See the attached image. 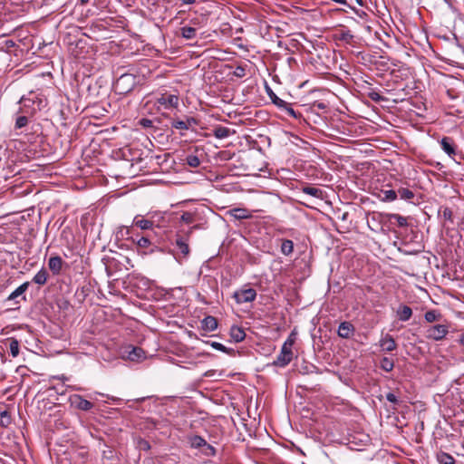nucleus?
Listing matches in <instances>:
<instances>
[{"instance_id":"1","label":"nucleus","mask_w":464,"mask_h":464,"mask_svg":"<svg viewBox=\"0 0 464 464\" xmlns=\"http://www.w3.org/2000/svg\"><path fill=\"white\" fill-rule=\"evenodd\" d=\"M151 73L150 70L144 65L137 68L135 72H128L121 75L114 82V89L119 94H127L130 92L135 86L142 85L148 75Z\"/></svg>"},{"instance_id":"2","label":"nucleus","mask_w":464,"mask_h":464,"mask_svg":"<svg viewBox=\"0 0 464 464\" xmlns=\"http://www.w3.org/2000/svg\"><path fill=\"white\" fill-rule=\"evenodd\" d=\"M448 333L449 328L445 324L430 325L425 331V337L433 341H440Z\"/></svg>"},{"instance_id":"3","label":"nucleus","mask_w":464,"mask_h":464,"mask_svg":"<svg viewBox=\"0 0 464 464\" xmlns=\"http://www.w3.org/2000/svg\"><path fill=\"white\" fill-rule=\"evenodd\" d=\"M19 103V112L22 114L34 115L37 111V108H35L36 102L31 94H29L28 97L23 96Z\"/></svg>"},{"instance_id":"4","label":"nucleus","mask_w":464,"mask_h":464,"mask_svg":"<svg viewBox=\"0 0 464 464\" xmlns=\"http://www.w3.org/2000/svg\"><path fill=\"white\" fill-rule=\"evenodd\" d=\"M147 216H150L149 218H144L141 215H137L134 217L132 220V226L140 228L141 230H151L155 227V222L153 220V215L148 213Z\"/></svg>"},{"instance_id":"5","label":"nucleus","mask_w":464,"mask_h":464,"mask_svg":"<svg viewBox=\"0 0 464 464\" xmlns=\"http://www.w3.org/2000/svg\"><path fill=\"white\" fill-rule=\"evenodd\" d=\"M293 359L292 349L282 345L281 352L277 355L276 359L273 362V365L277 367H285L290 363Z\"/></svg>"},{"instance_id":"6","label":"nucleus","mask_w":464,"mask_h":464,"mask_svg":"<svg viewBox=\"0 0 464 464\" xmlns=\"http://www.w3.org/2000/svg\"><path fill=\"white\" fill-rule=\"evenodd\" d=\"M233 296L237 304L247 303L256 299V292L253 288L241 289L236 291Z\"/></svg>"},{"instance_id":"7","label":"nucleus","mask_w":464,"mask_h":464,"mask_svg":"<svg viewBox=\"0 0 464 464\" xmlns=\"http://www.w3.org/2000/svg\"><path fill=\"white\" fill-rule=\"evenodd\" d=\"M70 402L74 408L84 411L92 410L94 406V404L92 401L85 400L84 398H82V396L79 394L72 395L70 397Z\"/></svg>"},{"instance_id":"8","label":"nucleus","mask_w":464,"mask_h":464,"mask_svg":"<svg viewBox=\"0 0 464 464\" xmlns=\"http://www.w3.org/2000/svg\"><path fill=\"white\" fill-rule=\"evenodd\" d=\"M133 242L136 243L137 246L141 250L142 255L152 254L156 251H161L158 246H152L149 250H147L150 246H152L151 240L148 237H141L137 240L133 239Z\"/></svg>"},{"instance_id":"9","label":"nucleus","mask_w":464,"mask_h":464,"mask_svg":"<svg viewBox=\"0 0 464 464\" xmlns=\"http://www.w3.org/2000/svg\"><path fill=\"white\" fill-rule=\"evenodd\" d=\"M441 149L450 158H454L457 154V145L454 140L450 137H443L440 141Z\"/></svg>"},{"instance_id":"10","label":"nucleus","mask_w":464,"mask_h":464,"mask_svg":"<svg viewBox=\"0 0 464 464\" xmlns=\"http://www.w3.org/2000/svg\"><path fill=\"white\" fill-rule=\"evenodd\" d=\"M157 103L165 109L176 108L179 105V97L174 94H162L157 99Z\"/></svg>"},{"instance_id":"11","label":"nucleus","mask_w":464,"mask_h":464,"mask_svg":"<svg viewBox=\"0 0 464 464\" xmlns=\"http://www.w3.org/2000/svg\"><path fill=\"white\" fill-rule=\"evenodd\" d=\"M198 121L194 117H187L185 121L174 120L171 122L172 128L179 130H188L190 127L197 125Z\"/></svg>"},{"instance_id":"12","label":"nucleus","mask_w":464,"mask_h":464,"mask_svg":"<svg viewBox=\"0 0 464 464\" xmlns=\"http://www.w3.org/2000/svg\"><path fill=\"white\" fill-rule=\"evenodd\" d=\"M63 263L64 262L61 256H51L48 260V267L54 276H58L62 272Z\"/></svg>"},{"instance_id":"13","label":"nucleus","mask_w":464,"mask_h":464,"mask_svg":"<svg viewBox=\"0 0 464 464\" xmlns=\"http://www.w3.org/2000/svg\"><path fill=\"white\" fill-rule=\"evenodd\" d=\"M380 346L384 352H392L397 348V343L391 334H386L381 338Z\"/></svg>"},{"instance_id":"14","label":"nucleus","mask_w":464,"mask_h":464,"mask_svg":"<svg viewBox=\"0 0 464 464\" xmlns=\"http://www.w3.org/2000/svg\"><path fill=\"white\" fill-rule=\"evenodd\" d=\"M354 333V326L352 323L344 321L342 322L338 327L337 334L341 338L348 339Z\"/></svg>"},{"instance_id":"15","label":"nucleus","mask_w":464,"mask_h":464,"mask_svg":"<svg viewBox=\"0 0 464 464\" xmlns=\"http://www.w3.org/2000/svg\"><path fill=\"white\" fill-rule=\"evenodd\" d=\"M228 214L237 220L247 219L252 218L251 212L246 208H232L228 211Z\"/></svg>"},{"instance_id":"16","label":"nucleus","mask_w":464,"mask_h":464,"mask_svg":"<svg viewBox=\"0 0 464 464\" xmlns=\"http://www.w3.org/2000/svg\"><path fill=\"white\" fill-rule=\"evenodd\" d=\"M235 130H231L227 127H224V126H221V125H218L217 127L214 128L213 130V135L217 138V139H225V138H227L233 134H235Z\"/></svg>"},{"instance_id":"17","label":"nucleus","mask_w":464,"mask_h":464,"mask_svg":"<svg viewBox=\"0 0 464 464\" xmlns=\"http://www.w3.org/2000/svg\"><path fill=\"white\" fill-rule=\"evenodd\" d=\"M385 218L387 221H389L391 223L395 221L399 227H405L408 226L407 218L402 217L399 214L388 213L385 215Z\"/></svg>"},{"instance_id":"18","label":"nucleus","mask_w":464,"mask_h":464,"mask_svg":"<svg viewBox=\"0 0 464 464\" xmlns=\"http://www.w3.org/2000/svg\"><path fill=\"white\" fill-rule=\"evenodd\" d=\"M201 327L205 331L212 332L218 327V320L211 315L206 316L201 321Z\"/></svg>"},{"instance_id":"19","label":"nucleus","mask_w":464,"mask_h":464,"mask_svg":"<svg viewBox=\"0 0 464 464\" xmlns=\"http://www.w3.org/2000/svg\"><path fill=\"white\" fill-rule=\"evenodd\" d=\"M130 351L128 352V359L132 362H139L144 359L145 352L140 347H130Z\"/></svg>"},{"instance_id":"20","label":"nucleus","mask_w":464,"mask_h":464,"mask_svg":"<svg viewBox=\"0 0 464 464\" xmlns=\"http://www.w3.org/2000/svg\"><path fill=\"white\" fill-rule=\"evenodd\" d=\"M301 191L304 194L312 196L314 198L323 199L324 198V191L318 188L312 186H304L301 188Z\"/></svg>"},{"instance_id":"21","label":"nucleus","mask_w":464,"mask_h":464,"mask_svg":"<svg viewBox=\"0 0 464 464\" xmlns=\"http://www.w3.org/2000/svg\"><path fill=\"white\" fill-rule=\"evenodd\" d=\"M188 442L193 449H202L203 446L207 445L205 439L198 435H188Z\"/></svg>"},{"instance_id":"22","label":"nucleus","mask_w":464,"mask_h":464,"mask_svg":"<svg viewBox=\"0 0 464 464\" xmlns=\"http://www.w3.org/2000/svg\"><path fill=\"white\" fill-rule=\"evenodd\" d=\"M48 278L49 275L47 270L44 267H42V269L39 270L33 277L32 281L39 285H44L47 283Z\"/></svg>"},{"instance_id":"23","label":"nucleus","mask_w":464,"mask_h":464,"mask_svg":"<svg viewBox=\"0 0 464 464\" xmlns=\"http://www.w3.org/2000/svg\"><path fill=\"white\" fill-rule=\"evenodd\" d=\"M412 315V310L408 305H401L397 310V316L401 321L406 322L410 320Z\"/></svg>"},{"instance_id":"24","label":"nucleus","mask_w":464,"mask_h":464,"mask_svg":"<svg viewBox=\"0 0 464 464\" xmlns=\"http://www.w3.org/2000/svg\"><path fill=\"white\" fill-rule=\"evenodd\" d=\"M230 337L236 342H242L246 338V334L244 330L237 325H233L230 328Z\"/></svg>"},{"instance_id":"25","label":"nucleus","mask_w":464,"mask_h":464,"mask_svg":"<svg viewBox=\"0 0 464 464\" xmlns=\"http://www.w3.org/2000/svg\"><path fill=\"white\" fill-rule=\"evenodd\" d=\"M367 86H364V90L366 92L367 96L375 102H380L382 101H384V97H382L381 94H379L374 89L372 88L371 83L366 82Z\"/></svg>"},{"instance_id":"26","label":"nucleus","mask_w":464,"mask_h":464,"mask_svg":"<svg viewBox=\"0 0 464 464\" xmlns=\"http://www.w3.org/2000/svg\"><path fill=\"white\" fill-rule=\"evenodd\" d=\"M281 253L285 256H290L294 252V243L290 239H281Z\"/></svg>"},{"instance_id":"27","label":"nucleus","mask_w":464,"mask_h":464,"mask_svg":"<svg viewBox=\"0 0 464 464\" xmlns=\"http://www.w3.org/2000/svg\"><path fill=\"white\" fill-rule=\"evenodd\" d=\"M266 92H267V94H268L269 98L271 99L272 102L275 105H276L279 109L282 107L287 106V102H285L284 100L280 99L279 97H277L276 94L271 90L270 87L266 86Z\"/></svg>"},{"instance_id":"28","label":"nucleus","mask_w":464,"mask_h":464,"mask_svg":"<svg viewBox=\"0 0 464 464\" xmlns=\"http://www.w3.org/2000/svg\"><path fill=\"white\" fill-rule=\"evenodd\" d=\"M176 246L178 250L180 252V254L183 255L184 257L189 254L188 244L182 237H178L176 239Z\"/></svg>"},{"instance_id":"29","label":"nucleus","mask_w":464,"mask_h":464,"mask_svg":"<svg viewBox=\"0 0 464 464\" xmlns=\"http://www.w3.org/2000/svg\"><path fill=\"white\" fill-rule=\"evenodd\" d=\"M29 285H30L29 282L23 283L21 285H19L14 291H13L9 295L7 300H14L16 297L22 295L27 290Z\"/></svg>"},{"instance_id":"30","label":"nucleus","mask_w":464,"mask_h":464,"mask_svg":"<svg viewBox=\"0 0 464 464\" xmlns=\"http://www.w3.org/2000/svg\"><path fill=\"white\" fill-rule=\"evenodd\" d=\"M380 367L384 372H390L394 368V362L389 357H383L380 362Z\"/></svg>"},{"instance_id":"31","label":"nucleus","mask_w":464,"mask_h":464,"mask_svg":"<svg viewBox=\"0 0 464 464\" xmlns=\"http://www.w3.org/2000/svg\"><path fill=\"white\" fill-rule=\"evenodd\" d=\"M182 37L186 39H194L197 35V29L191 26H183L180 28Z\"/></svg>"},{"instance_id":"32","label":"nucleus","mask_w":464,"mask_h":464,"mask_svg":"<svg viewBox=\"0 0 464 464\" xmlns=\"http://www.w3.org/2000/svg\"><path fill=\"white\" fill-rule=\"evenodd\" d=\"M398 196L401 199L410 200V199H412L414 198V193H413V191H411V189H409L407 188H400L397 190V197Z\"/></svg>"},{"instance_id":"33","label":"nucleus","mask_w":464,"mask_h":464,"mask_svg":"<svg viewBox=\"0 0 464 464\" xmlns=\"http://www.w3.org/2000/svg\"><path fill=\"white\" fill-rule=\"evenodd\" d=\"M440 464H455L454 458L446 452H440L437 456Z\"/></svg>"},{"instance_id":"34","label":"nucleus","mask_w":464,"mask_h":464,"mask_svg":"<svg viewBox=\"0 0 464 464\" xmlns=\"http://www.w3.org/2000/svg\"><path fill=\"white\" fill-rule=\"evenodd\" d=\"M209 344L211 345V347H213L214 349L218 350V351H220L222 353H227L229 355H233L235 353V350L232 349V348H227L226 347L225 345H223L222 343H218V342H211L209 343Z\"/></svg>"},{"instance_id":"35","label":"nucleus","mask_w":464,"mask_h":464,"mask_svg":"<svg viewBox=\"0 0 464 464\" xmlns=\"http://www.w3.org/2000/svg\"><path fill=\"white\" fill-rule=\"evenodd\" d=\"M441 317V314L436 310H429L425 313L424 318L428 323H433L439 321Z\"/></svg>"},{"instance_id":"36","label":"nucleus","mask_w":464,"mask_h":464,"mask_svg":"<svg viewBox=\"0 0 464 464\" xmlns=\"http://www.w3.org/2000/svg\"><path fill=\"white\" fill-rule=\"evenodd\" d=\"M9 343V351L13 357H16L19 354V342L11 338L8 340Z\"/></svg>"},{"instance_id":"37","label":"nucleus","mask_w":464,"mask_h":464,"mask_svg":"<svg viewBox=\"0 0 464 464\" xmlns=\"http://www.w3.org/2000/svg\"><path fill=\"white\" fill-rule=\"evenodd\" d=\"M186 163L191 168H197L200 165V159L194 154H189L186 157Z\"/></svg>"},{"instance_id":"38","label":"nucleus","mask_w":464,"mask_h":464,"mask_svg":"<svg viewBox=\"0 0 464 464\" xmlns=\"http://www.w3.org/2000/svg\"><path fill=\"white\" fill-rule=\"evenodd\" d=\"M12 422V418L7 411H4L0 413V425L2 427H8Z\"/></svg>"},{"instance_id":"39","label":"nucleus","mask_w":464,"mask_h":464,"mask_svg":"<svg viewBox=\"0 0 464 464\" xmlns=\"http://www.w3.org/2000/svg\"><path fill=\"white\" fill-rule=\"evenodd\" d=\"M29 116L30 115H27V114H23V115L18 116L15 121V128L21 129V128L25 127L28 123Z\"/></svg>"},{"instance_id":"40","label":"nucleus","mask_w":464,"mask_h":464,"mask_svg":"<svg viewBox=\"0 0 464 464\" xmlns=\"http://www.w3.org/2000/svg\"><path fill=\"white\" fill-rule=\"evenodd\" d=\"M382 193L384 201H393L397 198V191L393 189L383 190Z\"/></svg>"},{"instance_id":"41","label":"nucleus","mask_w":464,"mask_h":464,"mask_svg":"<svg viewBox=\"0 0 464 464\" xmlns=\"http://www.w3.org/2000/svg\"><path fill=\"white\" fill-rule=\"evenodd\" d=\"M280 109L285 111L288 116L293 117L295 119H297L301 116V114L299 112H296L289 103H287L286 107H282Z\"/></svg>"},{"instance_id":"42","label":"nucleus","mask_w":464,"mask_h":464,"mask_svg":"<svg viewBox=\"0 0 464 464\" xmlns=\"http://www.w3.org/2000/svg\"><path fill=\"white\" fill-rule=\"evenodd\" d=\"M180 219L182 222H184L186 224H191L195 220L194 214L191 212H188V211L183 212Z\"/></svg>"},{"instance_id":"43","label":"nucleus","mask_w":464,"mask_h":464,"mask_svg":"<svg viewBox=\"0 0 464 464\" xmlns=\"http://www.w3.org/2000/svg\"><path fill=\"white\" fill-rule=\"evenodd\" d=\"M202 453L206 456H215L216 449L207 442V445L202 447Z\"/></svg>"},{"instance_id":"44","label":"nucleus","mask_w":464,"mask_h":464,"mask_svg":"<svg viewBox=\"0 0 464 464\" xmlns=\"http://www.w3.org/2000/svg\"><path fill=\"white\" fill-rule=\"evenodd\" d=\"M327 108V104L324 102H314L312 104H311V109L312 111H315L317 110H320V111H325Z\"/></svg>"},{"instance_id":"45","label":"nucleus","mask_w":464,"mask_h":464,"mask_svg":"<svg viewBox=\"0 0 464 464\" xmlns=\"http://www.w3.org/2000/svg\"><path fill=\"white\" fill-rule=\"evenodd\" d=\"M353 39V35L349 32H342L340 35V40L345 42V44H351Z\"/></svg>"},{"instance_id":"46","label":"nucleus","mask_w":464,"mask_h":464,"mask_svg":"<svg viewBox=\"0 0 464 464\" xmlns=\"http://www.w3.org/2000/svg\"><path fill=\"white\" fill-rule=\"evenodd\" d=\"M442 217L444 219L453 222V212L450 208H444Z\"/></svg>"},{"instance_id":"47","label":"nucleus","mask_w":464,"mask_h":464,"mask_svg":"<svg viewBox=\"0 0 464 464\" xmlns=\"http://www.w3.org/2000/svg\"><path fill=\"white\" fill-rule=\"evenodd\" d=\"M295 342V333H291L290 335L288 336V338L283 343V345L292 349V346L294 345Z\"/></svg>"},{"instance_id":"48","label":"nucleus","mask_w":464,"mask_h":464,"mask_svg":"<svg viewBox=\"0 0 464 464\" xmlns=\"http://www.w3.org/2000/svg\"><path fill=\"white\" fill-rule=\"evenodd\" d=\"M234 75L238 77V78H242L244 76H246V69L245 67L243 66H237L235 71H234Z\"/></svg>"},{"instance_id":"49","label":"nucleus","mask_w":464,"mask_h":464,"mask_svg":"<svg viewBox=\"0 0 464 464\" xmlns=\"http://www.w3.org/2000/svg\"><path fill=\"white\" fill-rule=\"evenodd\" d=\"M30 94H31L32 97H34V99L36 102L35 108H37V111H40L42 109V107H43V103H44V101L42 98H39L34 92H31Z\"/></svg>"},{"instance_id":"50","label":"nucleus","mask_w":464,"mask_h":464,"mask_svg":"<svg viewBox=\"0 0 464 464\" xmlns=\"http://www.w3.org/2000/svg\"><path fill=\"white\" fill-rule=\"evenodd\" d=\"M140 125L143 128H150L153 125V121L147 118H142L139 121Z\"/></svg>"},{"instance_id":"51","label":"nucleus","mask_w":464,"mask_h":464,"mask_svg":"<svg viewBox=\"0 0 464 464\" xmlns=\"http://www.w3.org/2000/svg\"><path fill=\"white\" fill-rule=\"evenodd\" d=\"M386 399H387V401H389L390 402L394 403V404L399 402L397 396L392 392H389L386 394Z\"/></svg>"},{"instance_id":"52","label":"nucleus","mask_w":464,"mask_h":464,"mask_svg":"<svg viewBox=\"0 0 464 464\" xmlns=\"http://www.w3.org/2000/svg\"><path fill=\"white\" fill-rule=\"evenodd\" d=\"M140 447L145 450H149L150 449V443L145 440H141L140 441Z\"/></svg>"},{"instance_id":"53","label":"nucleus","mask_w":464,"mask_h":464,"mask_svg":"<svg viewBox=\"0 0 464 464\" xmlns=\"http://www.w3.org/2000/svg\"><path fill=\"white\" fill-rule=\"evenodd\" d=\"M5 45L6 49L12 48L15 46V43L13 40H6L5 41Z\"/></svg>"},{"instance_id":"54","label":"nucleus","mask_w":464,"mask_h":464,"mask_svg":"<svg viewBox=\"0 0 464 464\" xmlns=\"http://www.w3.org/2000/svg\"><path fill=\"white\" fill-rule=\"evenodd\" d=\"M221 155H222V159L225 160H227L231 159L230 153L227 152V151L221 152Z\"/></svg>"},{"instance_id":"55","label":"nucleus","mask_w":464,"mask_h":464,"mask_svg":"<svg viewBox=\"0 0 464 464\" xmlns=\"http://www.w3.org/2000/svg\"><path fill=\"white\" fill-rule=\"evenodd\" d=\"M184 5H192L196 0H180Z\"/></svg>"},{"instance_id":"56","label":"nucleus","mask_w":464,"mask_h":464,"mask_svg":"<svg viewBox=\"0 0 464 464\" xmlns=\"http://www.w3.org/2000/svg\"><path fill=\"white\" fill-rule=\"evenodd\" d=\"M459 343L464 346V333L460 335Z\"/></svg>"},{"instance_id":"57","label":"nucleus","mask_w":464,"mask_h":464,"mask_svg":"<svg viewBox=\"0 0 464 464\" xmlns=\"http://www.w3.org/2000/svg\"><path fill=\"white\" fill-rule=\"evenodd\" d=\"M313 372V371H309V370H308V367H304V368H303V371H302V372H303V373H308V372Z\"/></svg>"},{"instance_id":"58","label":"nucleus","mask_w":464,"mask_h":464,"mask_svg":"<svg viewBox=\"0 0 464 464\" xmlns=\"http://www.w3.org/2000/svg\"><path fill=\"white\" fill-rule=\"evenodd\" d=\"M82 5L87 4L90 0H78Z\"/></svg>"},{"instance_id":"59","label":"nucleus","mask_w":464,"mask_h":464,"mask_svg":"<svg viewBox=\"0 0 464 464\" xmlns=\"http://www.w3.org/2000/svg\"><path fill=\"white\" fill-rule=\"evenodd\" d=\"M355 1H356V3H357L358 5H363L362 0H355Z\"/></svg>"},{"instance_id":"60","label":"nucleus","mask_w":464,"mask_h":464,"mask_svg":"<svg viewBox=\"0 0 464 464\" xmlns=\"http://www.w3.org/2000/svg\"><path fill=\"white\" fill-rule=\"evenodd\" d=\"M0 357H1V358H3V355H2V353H0Z\"/></svg>"}]
</instances>
